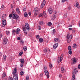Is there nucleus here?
<instances>
[{"mask_svg": "<svg viewBox=\"0 0 80 80\" xmlns=\"http://www.w3.org/2000/svg\"><path fill=\"white\" fill-rule=\"evenodd\" d=\"M16 32V31L14 29L13 30L12 32V35H15V33Z\"/></svg>", "mask_w": 80, "mask_h": 80, "instance_id": "23", "label": "nucleus"}, {"mask_svg": "<svg viewBox=\"0 0 80 80\" xmlns=\"http://www.w3.org/2000/svg\"><path fill=\"white\" fill-rule=\"evenodd\" d=\"M59 77L61 78L62 77V74H60Z\"/></svg>", "mask_w": 80, "mask_h": 80, "instance_id": "63", "label": "nucleus"}, {"mask_svg": "<svg viewBox=\"0 0 80 80\" xmlns=\"http://www.w3.org/2000/svg\"><path fill=\"white\" fill-rule=\"evenodd\" d=\"M8 42V39H7V38H5L3 39V44H4V45H5Z\"/></svg>", "mask_w": 80, "mask_h": 80, "instance_id": "8", "label": "nucleus"}, {"mask_svg": "<svg viewBox=\"0 0 80 80\" xmlns=\"http://www.w3.org/2000/svg\"><path fill=\"white\" fill-rule=\"evenodd\" d=\"M51 32H52L53 33H55V29H53V31H51Z\"/></svg>", "mask_w": 80, "mask_h": 80, "instance_id": "41", "label": "nucleus"}, {"mask_svg": "<svg viewBox=\"0 0 80 80\" xmlns=\"http://www.w3.org/2000/svg\"><path fill=\"white\" fill-rule=\"evenodd\" d=\"M26 80H29V77H27L26 78Z\"/></svg>", "mask_w": 80, "mask_h": 80, "instance_id": "46", "label": "nucleus"}, {"mask_svg": "<svg viewBox=\"0 0 80 80\" xmlns=\"http://www.w3.org/2000/svg\"><path fill=\"white\" fill-rule=\"evenodd\" d=\"M54 42H57L58 43L60 42V40L58 38H56L54 39Z\"/></svg>", "mask_w": 80, "mask_h": 80, "instance_id": "15", "label": "nucleus"}, {"mask_svg": "<svg viewBox=\"0 0 80 80\" xmlns=\"http://www.w3.org/2000/svg\"><path fill=\"white\" fill-rule=\"evenodd\" d=\"M43 74H41L40 75V77H43Z\"/></svg>", "mask_w": 80, "mask_h": 80, "instance_id": "53", "label": "nucleus"}, {"mask_svg": "<svg viewBox=\"0 0 80 80\" xmlns=\"http://www.w3.org/2000/svg\"><path fill=\"white\" fill-rule=\"evenodd\" d=\"M78 72V71H76V70H75V71H73H73L72 72V80H74L75 79V74L77 73V72Z\"/></svg>", "mask_w": 80, "mask_h": 80, "instance_id": "4", "label": "nucleus"}, {"mask_svg": "<svg viewBox=\"0 0 80 80\" xmlns=\"http://www.w3.org/2000/svg\"><path fill=\"white\" fill-rule=\"evenodd\" d=\"M18 17H19V16H17L16 14H13L12 15V18L14 19L18 20Z\"/></svg>", "mask_w": 80, "mask_h": 80, "instance_id": "6", "label": "nucleus"}, {"mask_svg": "<svg viewBox=\"0 0 80 80\" xmlns=\"http://www.w3.org/2000/svg\"><path fill=\"white\" fill-rule=\"evenodd\" d=\"M40 36H39V35H37L36 36V38L37 39H38L39 38H40Z\"/></svg>", "mask_w": 80, "mask_h": 80, "instance_id": "43", "label": "nucleus"}, {"mask_svg": "<svg viewBox=\"0 0 80 80\" xmlns=\"http://www.w3.org/2000/svg\"><path fill=\"white\" fill-rule=\"evenodd\" d=\"M73 60V64H75V63L77 62V59L75 58H74L72 59Z\"/></svg>", "mask_w": 80, "mask_h": 80, "instance_id": "19", "label": "nucleus"}, {"mask_svg": "<svg viewBox=\"0 0 80 80\" xmlns=\"http://www.w3.org/2000/svg\"><path fill=\"white\" fill-rule=\"evenodd\" d=\"M76 5L78 8H80V5H79V3H78L77 2L76 4Z\"/></svg>", "mask_w": 80, "mask_h": 80, "instance_id": "18", "label": "nucleus"}, {"mask_svg": "<svg viewBox=\"0 0 80 80\" xmlns=\"http://www.w3.org/2000/svg\"><path fill=\"white\" fill-rule=\"evenodd\" d=\"M75 70H76V71H77V68H75L74 70H73V71H75Z\"/></svg>", "mask_w": 80, "mask_h": 80, "instance_id": "60", "label": "nucleus"}, {"mask_svg": "<svg viewBox=\"0 0 80 80\" xmlns=\"http://www.w3.org/2000/svg\"><path fill=\"white\" fill-rule=\"evenodd\" d=\"M17 68H15L13 72H12V74L13 75H15V73H17Z\"/></svg>", "mask_w": 80, "mask_h": 80, "instance_id": "12", "label": "nucleus"}, {"mask_svg": "<svg viewBox=\"0 0 80 80\" xmlns=\"http://www.w3.org/2000/svg\"><path fill=\"white\" fill-rule=\"evenodd\" d=\"M56 18V16H55V15H53V18H52V19L53 20H54V19H55Z\"/></svg>", "mask_w": 80, "mask_h": 80, "instance_id": "44", "label": "nucleus"}, {"mask_svg": "<svg viewBox=\"0 0 80 80\" xmlns=\"http://www.w3.org/2000/svg\"><path fill=\"white\" fill-rule=\"evenodd\" d=\"M7 58V56L5 55L3 56V60H5Z\"/></svg>", "mask_w": 80, "mask_h": 80, "instance_id": "22", "label": "nucleus"}, {"mask_svg": "<svg viewBox=\"0 0 80 80\" xmlns=\"http://www.w3.org/2000/svg\"><path fill=\"white\" fill-rule=\"evenodd\" d=\"M17 39H18V40H20V37H18L17 38Z\"/></svg>", "mask_w": 80, "mask_h": 80, "instance_id": "58", "label": "nucleus"}, {"mask_svg": "<svg viewBox=\"0 0 80 80\" xmlns=\"http://www.w3.org/2000/svg\"><path fill=\"white\" fill-rule=\"evenodd\" d=\"M8 80H12V77L8 78Z\"/></svg>", "mask_w": 80, "mask_h": 80, "instance_id": "56", "label": "nucleus"}, {"mask_svg": "<svg viewBox=\"0 0 80 80\" xmlns=\"http://www.w3.org/2000/svg\"><path fill=\"white\" fill-rule=\"evenodd\" d=\"M25 28H26V29L27 30H29L30 29V26H29V24L28 23H25Z\"/></svg>", "mask_w": 80, "mask_h": 80, "instance_id": "9", "label": "nucleus"}, {"mask_svg": "<svg viewBox=\"0 0 80 80\" xmlns=\"http://www.w3.org/2000/svg\"><path fill=\"white\" fill-rule=\"evenodd\" d=\"M6 33L7 35H9L10 34V32L8 31H7L6 32Z\"/></svg>", "mask_w": 80, "mask_h": 80, "instance_id": "38", "label": "nucleus"}, {"mask_svg": "<svg viewBox=\"0 0 80 80\" xmlns=\"http://www.w3.org/2000/svg\"><path fill=\"white\" fill-rule=\"evenodd\" d=\"M22 54H23V52H21L19 53V55H20V56H22Z\"/></svg>", "mask_w": 80, "mask_h": 80, "instance_id": "40", "label": "nucleus"}, {"mask_svg": "<svg viewBox=\"0 0 80 80\" xmlns=\"http://www.w3.org/2000/svg\"><path fill=\"white\" fill-rule=\"evenodd\" d=\"M46 3V1L45 0H44L42 2L41 6H40V8H43L44 6H45V5Z\"/></svg>", "mask_w": 80, "mask_h": 80, "instance_id": "5", "label": "nucleus"}, {"mask_svg": "<svg viewBox=\"0 0 80 80\" xmlns=\"http://www.w3.org/2000/svg\"><path fill=\"white\" fill-rule=\"evenodd\" d=\"M26 28H25V27L23 28V31H25V30Z\"/></svg>", "mask_w": 80, "mask_h": 80, "instance_id": "54", "label": "nucleus"}, {"mask_svg": "<svg viewBox=\"0 0 80 80\" xmlns=\"http://www.w3.org/2000/svg\"><path fill=\"white\" fill-rule=\"evenodd\" d=\"M24 74V72L23 71H22L20 72V75H21V76H22Z\"/></svg>", "mask_w": 80, "mask_h": 80, "instance_id": "30", "label": "nucleus"}, {"mask_svg": "<svg viewBox=\"0 0 80 80\" xmlns=\"http://www.w3.org/2000/svg\"><path fill=\"white\" fill-rule=\"evenodd\" d=\"M5 8V6L4 5H2L1 6V10H3Z\"/></svg>", "mask_w": 80, "mask_h": 80, "instance_id": "28", "label": "nucleus"}, {"mask_svg": "<svg viewBox=\"0 0 80 80\" xmlns=\"http://www.w3.org/2000/svg\"><path fill=\"white\" fill-rule=\"evenodd\" d=\"M39 41L40 43H42V42H43V38H40L39 39Z\"/></svg>", "mask_w": 80, "mask_h": 80, "instance_id": "26", "label": "nucleus"}, {"mask_svg": "<svg viewBox=\"0 0 80 80\" xmlns=\"http://www.w3.org/2000/svg\"><path fill=\"white\" fill-rule=\"evenodd\" d=\"M78 68L80 69V64H79L78 66Z\"/></svg>", "mask_w": 80, "mask_h": 80, "instance_id": "55", "label": "nucleus"}, {"mask_svg": "<svg viewBox=\"0 0 80 80\" xmlns=\"http://www.w3.org/2000/svg\"><path fill=\"white\" fill-rule=\"evenodd\" d=\"M68 50H72V48H71V46H69L68 47Z\"/></svg>", "mask_w": 80, "mask_h": 80, "instance_id": "32", "label": "nucleus"}, {"mask_svg": "<svg viewBox=\"0 0 80 80\" xmlns=\"http://www.w3.org/2000/svg\"><path fill=\"white\" fill-rule=\"evenodd\" d=\"M12 14H11L9 15V17L10 18H12Z\"/></svg>", "mask_w": 80, "mask_h": 80, "instance_id": "50", "label": "nucleus"}, {"mask_svg": "<svg viewBox=\"0 0 80 80\" xmlns=\"http://www.w3.org/2000/svg\"><path fill=\"white\" fill-rule=\"evenodd\" d=\"M67 0H62V2H66Z\"/></svg>", "mask_w": 80, "mask_h": 80, "instance_id": "49", "label": "nucleus"}, {"mask_svg": "<svg viewBox=\"0 0 80 80\" xmlns=\"http://www.w3.org/2000/svg\"><path fill=\"white\" fill-rule=\"evenodd\" d=\"M38 17H43V13H41L39 15Z\"/></svg>", "mask_w": 80, "mask_h": 80, "instance_id": "34", "label": "nucleus"}, {"mask_svg": "<svg viewBox=\"0 0 80 80\" xmlns=\"http://www.w3.org/2000/svg\"><path fill=\"white\" fill-rule=\"evenodd\" d=\"M52 67L53 66H52V64L51 63H50V64H49V67L50 68H51V69L52 68Z\"/></svg>", "mask_w": 80, "mask_h": 80, "instance_id": "36", "label": "nucleus"}, {"mask_svg": "<svg viewBox=\"0 0 80 80\" xmlns=\"http://www.w3.org/2000/svg\"><path fill=\"white\" fill-rule=\"evenodd\" d=\"M24 16L25 17H28V13H27V12H25L24 14Z\"/></svg>", "mask_w": 80, "mask_h": 80, "instance_id": "29", "label": "nucleus"}, {"mask_svg": "<svg viewBox=\"0 0 80 80\" xmlns=\"http://www.w3.org/2000/svg\"><path fill=\"white\" fill-rule=\"evenodd\" d=\"M48 12L50 14H52L53 13V10L52 8H49L48 9Z\"/></svg>", "mask_w": 80, "mask_h": 80, "instance_id": "13", "label": "nucleus"}, {"mask_svg": "<svg viewBox=\"0 0 80 80\" xmlns=\"http://www.w3.org/2000/svg\"><path fill=\"white\" fill-rule=\"evenodd\" d=\"M72 37L73 35L72 34L71 35L69 36L68 35H67L66 38H68V43H70V42H71V40H72Z\"/></svg>", "mask_w": 80, "mask_h": 80, "instance_id": "1", "label": "nucleus"}, {"mask_svg": "<svg viewBox=\"0 0 80 80\" xmlns=\"http://www.w3.org/2000/svg\"><path fill=\"white\" fill-rule=\"evenodd\" d=\"M27 49V47H23V50L24 51H26Z\"/></svg>", "mask_w": 80, "mask_h": 80, "instance_id": "37", "label": "nucleus"}, {"mask_svg": "<svg viewBox=\"0 0 80 80\" xmlns=\"http://www.w3.org/2000/svg\"><path fill=\"white\" fill-rule=\"evenodd\" d=\"M69 30H72V28H69Z\"/></svg>", "mask_w": 80, "mask_h": 80, "instance_id": "61", "label": "nucleus"}, {"mask_svg": "<svg viewBox=\"0 0 80 80\" xmlns=\"http://www.w3.org/2000/svg\"><path fill=\"white\" fill-rule=\"evenodd\" d=\"M16 11L19 15H20V10H19V8H16Z\"/></svg>", "mask_w": 80, "mask_h": 80, "instance_id": "17", "label": "nucleus"}, {"mask_svg": "<svg viewBox=\"0 0 80 80\" xmlns=\"http://www.w3.org/2000/svg\"><path fill=\"white\" fill-rule=\"evenodd\" d=\"M72 47L74 49L77 48V44H73V45Z\"/></svg>", "mask_w": 80, "mask_h": 80, "instance_id": "25", "label": "nucleus"}, {"mask_svg": "<svg viewBox=\"0 0 80 80\" xmlns=\"http://www.w3.org/2000/svg\"><path fill=\"white\" fill-rule=\"evenodd\" d=\"M26 8H24L23 9V12H25V11H26Z\"/></svg>", "mask_w": 80, "mask_h": 80, "instance_id": "47", "label": "nucleus"}, {"mask_svg": "<svg viewBox=\"0 0 80 80\" xmlns=\"http://www.w3.org/2000/svg\"><path fill=\"white\" fill-rule=\"evenodd\" d=\"M20 61L21 63H25V60L23 59H20Z\"/></svg>", "mask_w": 80, "mask_h": 80, "instance_id": "20", "label": "nucleus"}, {"mask_svg": "<svg viewBox=\"0 0 80 80\" xmlns=\"http://www.w3.org/2000/svg\"><path fill=\"white\" fill-rule=\"evenodd\" d=\"M24 31V33H25V34H27V31H26V30Z\"/></svg>", "mask_w": 80, "mask_h": 80, "instance_id": "52", "label": "nucleus"}, {"mask_svg": "<svg viewBox=\"0 0 80 80\" xmlns=\"http://www.w3.org/2000/svg\"><path fill=\"white\" fill-rule=\"evenodd\" d=\"M38 13H40V10L38 8H36L34 9V13L35 15H37Z\"/></svg>", "mask_w": 80, "mask_h": 80, "instance_id": "2", "label": "nucleus"}, {"mask_svg": "<svg viewBox=\"0 0 80 80\" xmlns=\"http://www.w3.org/2000/svg\"><path fill=\"white\" fill-rule=\"evenodd\" d=\"M63 54H62L61 56L59 57H58V63H60L61 62V61H62V60H63Z\"/></svg>", "mask_w": 80, "mask_h": 80, "instance_id": "3", "label": "nucleus"}, {"mask_svg": "<svg viewBox=\"0 0 80 80\" xmlns=\"http://www.w3.org/2000/svg\"><path fill=\"white\" fill-rule=\"evenodd\" d=\"M44 73L47 76V78H49L50 76H49V72H48V71L47 70H45L44 71Z\"/></svg>", "mask_w": 80, "mask_h": 80, "instance_id": "7", "label": "nucleus"}, {"mask_svg": "<svg viewBox=\"0 0 80 80\" xmlns=\"http://www.w3.org/2000/svg\"><path fill=\"white\" fill-rule=\"evenodd\" d=\"M64 16H65V17H67V14H66L65 15L64 14Z\"/></svg>", "mask_w": 80, "mask_h": 80, "instance_id": "62", "label": "nucleus"}, {"mask_svg": "<svg viewBox=\"0 0 80 80\" xmlns=\"http://www.w3.org/2000/svg\"><path fill=\"white\" fill-rule=\"evenodd\" d=\"M2 23V26L3 27H4L5 25H6V23H7V22H6V20H5V19H4L3 20Z\"/></svg>", "mask_w": 80, "mask_h": 80, "instance_id": "11", "label": "nucleus"}, {"mask_svg": "<svg viewBox=\"0 0 80 80\" xmlns=\"http://www.w3.org/2000/svg\"><path fill=\"white\" fill-rule=\"evenodd\" d=\"M21 43H24V42H23V40H22L21 41Z\"/></svg>", "mask_w": 80, "mask_h": 80, "instance_id": "57", "label": "nucleus"}, {"mask_svg": "<svg viewBox=\"0 0 80 80\" xmlns=\"http://www.w3.org/2000/svg\"><path fill=\"white\" fill-rule=\"evenodd\" d=\"M68 53H69L70 55H71V54H72V51L71 50L69 51Z\"/></svg>", "mask_w": 80, "mask_h": 80, "instance_id": "42", "label": "nucleus"}, {"mask_svg": "<svg viewBox=\"0 0 80 80\" xmlns=\"http://www.w3.org/2000/svg\"><path fill=\"white\" fill-rule=\"evenodd\" d=\"M72 33H75V30H72Z\"/></svg>", "mask_w": 80, "mask_h": 80, "instance_id": "51", "label": "nucleus"}, {"mask_svg": "<svg viewBox=\"0 0 80 80\" xmlns=\"http://www.w3.org/2000/svg\"><path fill=\"white\" fill-rule=\"evenodd\" d=\"M43 16H44L46 18V17H47V14H46V13H45V12L44 11L43 12Z\"/></svg>", "mask_w": 80, "mask_h": 80, "instance_id": "24", "label": "nucleus"}, {"mask_svg": "<svg viewBox=\"0 0 80 80\" xmlns=\"http://www.w3.org/2000/svg\"><path fill=\"white\" fill-rule=\"evenodd\" d=\"M39 25H42V24H43V21H40L39 22Z\"/></svg>", "mask_w": 80, "mask_h": 80, "instance_id": "27", "label": "nucleus"}, {"mask_svg": "<svg viewBox=\"0 0 80 80\" xmlns=\"http://www.w3.org/2000/svg\"><path fill=\"white\" fill-rule=\"evenodd\" d=\"M44 70H46V69H47V66H44Z\"/></svg>", "mask_w": 80, "mask_h": 80, "instance_id": "48", "label": "nucleus"}, {"mask_svg": "<svg viewBox=\"0 0 80 80\" xmlns=\"http://www.w3.org/2000/svg\"><path fill=\"white\" fill-rule=\"evenodd\" d=\"M28 15L29 16H30V15H31V12H28Z\"/></svg>", "mask_w": 80, "mask_h": 80, "instance_id": "59", "label": "nucleus"}, {"mask_svg": "<svg viewBox=\"0 0 80 80\" xmlns=\"http://www.w3.org/2000/svg\"><path fill=\"white\" fill-rule=\"evenodd\" d=\"M20 32V29L19 28H18L16 30V33L17 34H18Z\"/></svg>", "mask_w": 80, "mask_h": 80, "instance_id": "21", "label": "nucleus"}, {"mask_svg": "<svg viewBox=\"0 0 80 80\" xmlns=\"http://www.w3.org/2000/svg\"><path fill=\"white\" fill-rule=\"evenodd\" d=\"M43 50L44 52H45L46 53H47V51H48V50L47 49H44Z\"/></svg>", "mask_w": 80, "mask_h": 80, "instance_id": "39", "label": "nucleus"}, {"mask_svg": "<svg viewBox=\"0 0 80 80\" xmlns=\"http://www.w3.org/2000/svg\"><path fill=\"white\" fill-rule=\"evenodd\" d=\"M58 43H56L53 46V48H56L57 47H58Z\"/></svg>", "mask_w": 80, "mask_h": 80, "instance_id": "14", "label": "nucleus"}, {"mask_svg": "<svg viewBox=\"0 0 80 80\" xmlns=\"http://www.w3.org/2000/svg\"><path fill=\"white\" fill-rule=\"evenodd\" d=\"M5 76H6V74H5V73L4 72L2 74V78H4V77H5Z\"/></svg>", "mask_w": 80, "mask_h": 80, "instance_id": "33", "label": "nucleus"}, {"mask_svg": "<svg viewBox=\"0 0 80 80\" xmlns=\"http://www.w3.org/2000/svg\"><path fill=\"white\" fill-rule=\"evenodd\" d=\"M7 16H6V14H4L2 15L1 18L3 20H5V18H6V17Z\"/></svg>", "mask_w": 80, "mask_h": 80, "instance_id": "16", "label": "nucleus"}, {"mask_svg": "<svg viewBox=\"0 0 80 80\" xmlns=\"http://www.w3.org/2000/svg\"><path fill=\"white\" fill-rule=\"evenodd\" d=\"M12 80H18V76L17 74H15L12 78Z\"/></svg>", "mask_w": 80, "mask_h": 80, "instance_id": "10", "label": "nucleus"}, {"mask_svg": "<svg viewBox=\"0 0 80 80\" xmlns=\"http://www.w3.org/2000/svg\"><path fill=\"white\" fill-rule=\"evenodd\" d=\"M61 72L62 73L64 72V69L63 68H61Z\"/></svg>", "mask_w": 80, "mask_h": 80, "instance_id": "31", "label": "nucleus"}, {"mask_svg": "<svg viewBox=\"0 0 80 80\" xmlns=\"http://www.w3.org/2000/svg\"><path fill=\"white\" fill-rule=\"evenodd\" d=\"M70 9H71V7H68V9L70 10Z\"/></svg>", "mask_w": 80, "mask_h": 80, "instance_id": "64", "label": "nucleus"}, {"mask_svg": "<svg viewBox=\"0 0 80 80\" xmlns=\"http://www.w3.org/2000/svg\"><path fill=\"white\" fill-rule=\"evenodd\" d=\"M41 26H38V29L39 30H41Z\"/></svg>", "mask_w": 80, "mask_h": 80, "instance_id": "45", "label": "nucleus"}, {"mask_svg": "<svg viewBox=\"0 0 80 80\" xmlns=\"http://www.w3.org/2000/svg\"><path fill=\"white\" fill-rule=\"evenodd\" d=\"M48 26H51V25H52V23L51 22H49L48 23Z\"/></svg>", "mask_w": 80, "mask_h": 80, "instance_id": "35", "label": "nucleus"}]
</instances>
